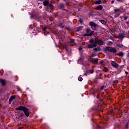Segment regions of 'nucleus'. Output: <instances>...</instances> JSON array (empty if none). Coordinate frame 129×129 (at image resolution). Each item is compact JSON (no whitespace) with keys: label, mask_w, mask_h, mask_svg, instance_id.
Listing matches in <instances>:
<instances>
[{"label":"nucleus","mask_w":129,"mask_h":129,"mask_svg":"<svg viewBox=\"0 0 129 129\" xmlns=\"http://www.w3.org/2000/svg\"><path fill=\"white\" fill-rule=\"evenodd\" d=\"M89 44H87V48L88 49H93V48H96L97 45L99 46H102L104 44V42L102 39H98L97 40L93 39H90L89 40Z\"/></svg>","instance_id":"1"},{"label":"nucleus","mask_w":129,"mask_h":129,"mask_svg":"<svg viewBox=\"0 0 129 129\" xmlns=\"http://www.w3.org/2000/svg\"><path fill=\"white\" fill-rule=\"evenodd\" d=\"M16 110H21L23 111L24 113H21L18 115V118H21V117H24L25 115L27 117H29L30 115V111L29 109L24 106H20L19 107L16 108Z\"/></svg>","instance_id":"2"},{"label":"nucleus","mask_w":129,"mask_h":129,"mask_svg":"<svg viewBox=\"0 0 129 129\" xmlns=\"http://www.w3.org/2000/svg\"><path fill=\"white\" fill-rule=\"evenodd\" d=\"M41 14V12L39 11V10H35L31 16L30 18L34 20H36V21H40V14Z\"/></svg>","instance_id":"3"},{"label":"nucleus","mask_w":129,"mask_h":129,"mask_svg":"<svg viewBox=\"0 0 129 129\" xmlns=\"http://www.w3.org/2000/svg\"><path fill=\"white\" fill-rule=\"evenodd\" d=\"M104 52H107V51H108L110 53H113V54H115V53L117 52L116 48L110 46H106L104 49Z\"/></svg>","instance_id":"4"},{"label":"nucleus","mask_w":129,"mask_h":129,"mask_svg":"<svg viewBox=\"0 0 129 129\" xmlns=\"http://www.w3.org/2000/svg\"><path fill=\"white\" fill-rule=\"evenodd\" d=\"M89 26H90L91 28L94 30L96 31L97 30V28H98V25L96 23H94L93 21H91L89 24Z\"/></svg>","instance_id":"5"},{"label":"nucleus","mask_w":129,"mask_h":129,"mask_svg":"<svg viewBox=\"0 0 129 129\" xmlns=\"http://www.w3.org/2000/svg\"><path fill=\"white\" fill-rule=\"evenodd\" d=\"M124 33H119L118 35L115 36L116 39H121V42L122 41V39L124 38Z\"/></svg>","instance_id":"6"},{"label":"nucleus","mask_w":129,"mask_h":129,"mask_svg":"<svg viewBox=\"0 0 129 129\" xmlns=\"http://www.w3.org/2000/svg\"><path fill=\"white\" fill-rule=\"evenodd\" d=\"M93 33H94V31H91L90 33H85L83 35V37H91Z\"/></svg>","instance_id":"7"},{"label":"nucleus","mask_w":129,"mask_h":129,"mask_svg":"<svg viewBox=\"0 0 129 129\" xmlns=\"http://www.w3.org/2000/svg\"><path fill=\"white\" fill-rule=\"evenodd\" d=\"M111 65L114 68H118V63H116L114 61L111 62Z\"/></svg>","instance_id":"8"},{"label":"nucleus","mask_w":129,"mask_h":129,"mask_svg":"<svg viewBox=\"0 0 129 129\" xmlns=\"http://www.w3.org/2000/svg\"><path fill=\"white\" fill-rule=\"evenodd\" d=\"M14 99H16V95H13L12 96L9 100V104H11V103H12V101H13V100H14Z\"/></svg>","instance_id":"9"},{"label":"nucleus","mask_w":129,"mask_h":129,"mask_svg":"<svg viewBox=\"0 0 129 129\" xmlns=\"http://www.w3.org/2000/svg\"><path fill=\"white\" fill-rule=\"evenodd\" d=\"M102 9H103L102 5H99L95 8L96 11H102Z\"/></svg>","instance_id":"10"},{"label":"nucleus","mask_w":129,"mask_h":129,"mask_svg":"<svg viewBox=\"0 0 129 129\" xmlns=\"http://www.w3.org/2000/svg\"><path fill=\"white\" fill-rule=\"evenodd\" d=\"M0 83L2 84V86H5L7 83L6 80L3 79H0Z\"/></svg>","instance_id":"11"},{"label":"nucleus","mask_w":129,"mask_h":129,"mask_svg":"<svg viewBox=\"0 0 129 129\" xmlns=\"http://www.w3.org/2000/svg\"><path fill=\"white\" fill-rule=\"evenodd\" d=\"M94 52H100L101 51V48L100 47H97L93 49Z\"/></svg>","instance_id":"12"},{"label":"nucleus","mask_w":129,"mask_h":129,"mask_svg":"<svg viewBox=\"0 0 129 129\" xmlns=\"http://www.w3.org/2000/svg\"><path fill=\"white\" fill-rule=\"evenodd\" d=\"M58 8L59 10H62V9H64V8H65V5H64V4L61 3L59 5Z\"/></svg>","instance_id":"13"},{"label":"nucleus","mask_w":129,"mask_h":129,"mask_svg":"<svg viewBox=\"0 0 129 129\" xmlns=\"http://www.w3.org/2000/svg\"><path fill=\"white\" fill-rule=\"evenodd\" d=\"M50 2H49V1L48 0H45L44 2H43V6L44 7H47L48 5H49V3Z\"/></svg>","instance_id":"14"},{"label":"nucleus","mask_w":129,"mask_h":129,"mask_svg":"<svg viewBox=\"0 0 129 129\" xmlns=\"http://www.w3.org/2000/svg\"><path fill=\"white\" fill-rule=\"evenodd\" d=\"M116 46L118 47V48H122V47H123V45L122 44V43H117L116 44Z\"/></svg>","instance_id":"15"},{"label":"nucleus","mask_w":129,"mask_h":129,"mask_svg":"<svg viewBox=\"0 0 129 129\" xmlns=\"http://www.w3.org/2000/svg\"><path fill=\"white\" fill-rule=\"evenodd\" d=\"M102 2L101 0H97L95 2V5H101Z\"/></svg>","instance_id":"16"},{"label":"nucleus","mask_w":129,"mask_h":129,"mask_svg":"<svg viewBox=\"0 0 129 129\" xmlns=\"http://www.w3.org/2000/svg\"><path fill=\"white\" fill-rule=\"evenodd\" d=\"M84 27L82 26H80L79 27L77 28L76 30V32H79V31H81V30H82L83 29Z\"/></svg>","instance_id":"17"},{"label":"nucleus","mask_w":129,"mask_h":129,"mask_svg":"<svg viewBox=\"0 0 129 129\" xmlns=\"http://www.w3.org/2000/svg\"><path fill=\"white\" fill-rule=\"evenodd\" d=\"M99 22H100V23H101V24H102L103 25H106V21L105 20H99Z\"/></svg>","instance_id":"18"},{"label":"nucleus","mask_w":129,"mask_h":129,"mask_svg":"<svg viewBox=\"0 0 129 129\" xmlns=\"http://www.w3.org/2000/svg\"><path fill=\"white\" fill-rule=\"evenodd\" d=\"M93 63L94 64H97L98 63V58H93Z\"/></svg>","instance_id":"19"},{"label":"nucleus","mask_w":129,"mask_h":129,"mask_svg":"<svg viewBox=\"0 0 129 129\" xmlns=\"http://www.w3.org/2000/svg\"><path fill=\"white\" fill-rule=\"evenodd\" d=\"M124 53L122 51L119 52L117 54V56H119V57H123Z\"/></svg>","instance_id":"20"},{"label":"nucleus","mask_w":129,"mask_h":129,"mask_svg":"<svg viewBox=\"0 0 129 129\" xmlns=\"http://www.w3.org/2000/svg\"><path fill=\"white\" fill-rule=\"evenodd\" d=\"M92 31H91V29H90V28H86V33H87V34H89V33H90V32H91Z\"/></svg>","instance_id":"21"},{"label":"nucleus","mask_w":129,"mask_h":129,"mask_svg":"<svg viewBox=\"0 0 129 129\" xmlns=\"http://www.w3.org/2000/svg\"><path fill=\"white\" fill-rule=\"evenodd\" d=\"M102 70L104 71V72L106 73L107 71H108V68H107L106 67H104Z\"/></svg>","instance_id":"22"},{"label":"nucleus","mask_w":129,"mask_h":129,"mask_svg":"<svg viewBox=\"0 0 129 129\" xmlns=\"http://www.w3.org/2000/svg\"><path fill=\"white\" fill-rule=\"evenodd\" d=\"M74 41H75V40L74 39L70 38V40L69 41V43L74 44Z\"/></svg>","instance_id":"23"},{"label":"nucleus","mask_w":129,"mask_h":129,"mask_svg":"<svg viewBox=\"0 0 129 129\" xmlns=\"http://www.w3.org/2000/svg\"><path fill=\"white\" fill-rule=\"evenodd\" d=\"M96 129H104V127H101L99 125H97Z\"/></svg>","instance_id":"24"},{"label":"nucleus","mask_w":129,"mask_h":129,"mask_svg":"<svg viewBox=\"0 0 129 129\" xmlns=\"http://www.w3.org/2000/svg\"><path fill=\"white\" fill-rule=\"evenodd\" d=\"M79 23H80V24H81V25H83V20L80 18L79 21H78Z\"/></svg>","instance_id":"25"},{"label":"nucleus","mask_w":129,"mask_h":129,"mask_svg":"<svg viewBox=\"0 0 129 129\" xmlns=\"http://www.w3.org/2000/svg\"><path fill=\"white\" fill-rule=\"evenodd\" d=\"M61 26L62 27V28H64V26H63V23H58V27H60V28H61Z\"/></svg>","instance_id":"26"},{"label":"nucleus","mask_w":129,"mask_h":129,"mask_svg":"<svg viewBox=\"0 0 129 129\" xmlns=\"http://www.w3.org/2000/svg\"><path fill=\"white\" fill-rule=\"evenodd\" d=\"M120 9H114V13H118V12H120Z\"/></svg>","instance_id":"27"},{"label":"nucleus","mask_w":129,"mask_h":129,"mask_svg":"<svg viewBox=\"0 0 129 129\" xmlns=\"http://www.w3.org/2000/svg\"><path fill=\"white\" fill-rule=\"evenodd\" d=\"M94 73V70L91 69L89 70V73H90L91 74H93V73Z\"/></svg>","instance_id":"28"},{"label":"nucleus","mask_w":129,"mask_h":129,"mask_svg":"<svg viewBox=\"0 0 129 129\" xmlns=\"http://www.w3.org/2000/svg\"><path fill=\"white\" fill-rule=\"evenodd\" d=\"M47 7H49V8H52V7H53V5L49 3H48Z\"/></svg>","instance_id":"29"},{"label":"nucleus","mask_w":129,"mask_h":129,"mask_svg":"<svg viewBox=\"0 0 129 129\" xmlns=\"http://www.w3.org/2000/svg\"><path fill=\"white\" fill-rule=\"evenodd\" d=\"M78 80H79V81H82V80H83V78H82V77H79L78 78Z\"/></svg>","instance_id":"30"},{"label":"nucleus","mask_w":129,"mask_h":129,"mask_svg":"<svg viewBox=\"0 0 129 129\" xmlns=\"http://www.w3.org/2000/svg\"><path fill=\"white\" fill-rule=\"evenodd\" d=\"M93 57H95V54H92L91 55H90L89 56V58L90 59V58H92Z\"/></svg>","instance_id":"31"},{"label":"nucleus","mask_w":129,"mask_h":129,"mask_svg":"<svg viewBox=\"0 0 129 129\" xmlns=\"http://www.w3.org/2000/svg\"><path fill=\"white\" fill-rule=\"evenodd\" d=\"M125 127L126 129H128V123H127L125 125Z\"/></svg>","instance_id":"32"},{"label":"nucleus","mask_w":129,"mask_h":129,"mask_svg":"<svg viewBox=\"0 0 129 129\" xmlns=\"http://www.w3.org/2000/svg\"><path fill=\"white\" fill-rule=\"evenodd\" d=\"M112 44H113V42L112 41L108 42V45H112Z\"/></svg>","instance_id":"33"},{"label":"nucleus","mask_w":129,"mask_h":129,"mask_svg":"<svg viewBox=\"0 0 129 129\" xmlns=\"http://www.w3.org/2000/svg\"><path fill=\"white\" fill-rule=\"evenodd\" d=\"M47 29H48V28H47V27H44L42 28V30L45 31L47 30Z\"/></svg>","instance_id":"34"},{"label":"nucleus","mask_w":129,"mask_h":129,"mask_svg":"<svg viewBox=\"0 0 129 129\" xmlns=\"http://www.w3.org/2000/svg\"><path fill=\"white\" fill-rule=\"evenodd\" d=\"M93 36H94V37H96L97 36V33H93L92 34Z\"/></svg>","instance_id":"35"},{"label":"nucleus","mask_w":129,"mask_h":129,"mask_svg":"<svg viewBox=\"0 0 129 129\" xmlns=\"http://www.w3.org/2000/svg\"><path fill=\"white\" fill-rule=\"evenodd\" d=\"M95 93H96V92H94L92 93V95H93L94 97H95V96H96V94Z\"/></svg>","instance_id":"36"},{"label":"nucleus","mask_w":129,"mask_h":129,"mask_svg":"<svg viewBox=\"0 0 129 129\" xmlns=\"http://www.w3.org/2000/svg\"><path fill=\"white\" fill-rule=\"evenodd\" d=\"M100 64L101 65L102 64H103V63H104V62L103 61V60H101L100 62H99Z\"/></svg>","instance_id":"37"},{"label":"nucleus","mask_w":129,"mask_h":129,"mask_svg":"<svg viewBox=\"0 0 129 129\" xmlns=\"http://www.w3.org/2000/svg\"><path fill=\"white\" fill-rule=\"evenodd\" d=\"M110 38L111 40H112V41H114V38H113V37L110 36Z\"/></svg>","instance_id":"38"},{"label":"nucleus","mask_w":129,"mask_h":129,"mask_svg":"<svg viewBox=\"0 0 129 129\" xmlns=\"http://www.w3.org/2000/svg\"><path fill=\"white\" fill-rule=\"evenodd\" d=\"M104 88V86H101V87H100V90H102Z\"/></svg>","instance_id":"39"},{"label":"nucleus","mask_w":129,"mask_h":129,"mask_svg":"<svg viewBox=\"0 0 129 129\" xmlns=\"http://www.w3.org/2000/svg\"><path fill=\"white\" fill-rule=\"evenodd\" d=\"M111 32H112V33H114V32H115V30L113 29H111Z\"/></svg>","instance_id":"40"},{"label":"nucleus","mask_w":129,"mask_h":129,"mask_svg":"<svg viewBox=\"0 0 129 129\" xmlns=\"http://www.w3.org/2000/svg\"><path fill=\"white\" fill-rule=\"evenodd\" d=\"M29 29H33V26L32 25H30L29 26Z\"/></svg>","instance_id":"41"},{"label":"nucleus","mask_w":129,"mask_h":129,"mask_svg":"<svg viewBox=\"0 0 129 129\" xmlns=\"http://www.w3.org/2000/svg\"><path fill=\"white\" fill-rule=\"evenodd\" d=\"M66 29L68 30L69 31L70 30V28L69 27H66Z\"/></svg>","instance_id":"42"},{"label":"nucleus","mask_w":129,"mask_h":129,"mask_svg":"<svg viewBox=\"0 0 129 129\" xmlns=\"http://www.w3.org/2000/svg\"><path fill=\"white\" fill-rule=\"evenodd\" d=\"M124 20L125 21H126V20H127V17H126V16L125 17Z\"/></svg>","instance_id":"43"},{"label":"nucleus","mask_w":129,"mask_h":129,"mask_svg":"<svg viewBox=\"0 0 129 129\" xmlns=\"http://www.w3.org/2000/svg\"><path fill=\"white\" fill-rule=\"evenodd\" d=\"M111 4L112 5L113 4H114V1H112L111 2Z\"/></svg>","instance_id":"44"},{"label":"nucleus","mask_w":129,"mask_h":129,"mask_svg":"<svg viewBox=\"0 0 129 129\" xmlns=\"http://www.w3.org/2000/svg\"><path fill=\"white\" fill-rule=\"evenodd\" d=\"M117 2H118L119 3H121L122 1L121 0H116Z\"/></svg>","instance_id":"45"},{"label":"nucleus","mask_w":129,"mask_h":129,"mask_svg":"<svg viewBox=\"0 0 129 129\" xmlns=\"http://www.w3.org/2000/svg\"><path fill=\"white\" fill-rule=\"evenodd\" d=\"M79 51H82V47H80V48H79Z\"/></svg>","instance_id":"46"},{"label":"nucleus","mask_w":129,"mask_h":129,"mask_svg":"<svg viewBox=\"0 0 129 129\" xmlns=\"http://www.w3.org/2000/svg\"><path fill=\"white\" fill-rule=\"evenodd\" d=\"M125 74L126 75H128V72L125 71Z\"/></svg>","instance_id":"47"},{"label":"nucleus","mask_w":129,"mask_h":129,"mask_svg":"<svg viewBox=\"0 0 129 129\" xmlns=\"http://www.w3.org/2000/svg\"><path fill=\"white\" fill-rule=\"evenodd\" d=\"M104 78H106V75H104Z\"/></svg>","instance_id":"48"},{"label":"nucleus","mask_w":129,"mask_h":129,"mask_svg":"<svg viewBox=\"0 0 129 129\" xmlns=\"http://www.w3.org/2000/svg\"><path fill=\"white\" fill-rule=\"evenodd\" d=\"M22 128H23V127H19V129H22Z\"/></svg>","instance_id":"49"},{"label":"nucleus","mask_w":129,"mask_h":129,"mask_svg":"<svg viewBox=\"0 0 129 129\" xmlns=\"http://www.w3.org/2000/svg\"><path fill=\"white\" fill-rule=\"evenodd\" d=\"M18 89L19 91H20V90H21V88H18Z\"/></svg>","instance_id":"50"},{"label":"nucleus","mask_w":129,"mask_h":129,"mask_svg":"<svg viewBox=\"0 0 129 129\" xmlns=\"http://www.w3.org/2000/svg\"><path fill=\"white\" fill-rule=\"evenodd\" d=\"M66 1H68V0H63V2H66Z\"/></svg>","instance_id":"51"},{"label":"nucleus","mask_w":129,"mask_h":129,"mask_svg":"<svg viewBox=\"0 0 129 129\" xmlns=\"http://www.w3.org/2000/svg\"><path fill=\"white\" fill-rule=\"evenodd\" d=\"M127 57L129 58V54L127 55Z\"/></svg>","instance_id":"52"},{"label":"nucleus","mask_w":129,"mask_h":129,"mask_svg":"<svg viewBox=\"0 0 129 129\" xmlns=\"http://www.w3.org/2000/svg\"><path fill=\"white\" fill-rule=\"evenodd\" d=\"M39 1H40V2H42V1H43V0H38L39 2Z\"/></svg>","instance_id":"53"},{"label":"nucleus","mask_w":129,"mask_h":129,"mask_svg":"<svg viewBox=\"0 0 129 129\" xmlns=\"http://www.w3.org/2000/svg\"><path fill=\"white\" fill-rule=\"evenodd\" d=\"M126 24H128V22H126Z\"/></svg>","instance_id":"54"},{"label":"nucleus","mask_w":129,"mask_h":129,"mask_svg":"<svg viewBox=\"0 0 129 129\" xmlns=\"http://www.w3.org/2000/svg\"><path fill=\"white\" fill-rule=\"evenodd\" d=\"M85 75H86V76H87V74H85Z\"/></svg>","instance_id":"55"},{"label":"nucleus","mask_w":129,"mask_h":129,"mask_svg":"<svg viewBox=\"0 0 129 129\" xmlns=\"http://www.w3.org/2000/svg\"><path fill=\"white\" fill-rule=\"evenodd\" d=\"M127 38L129 39V35L127 36Z\"/></svg>","instance_id":"56"}]
</instances>
